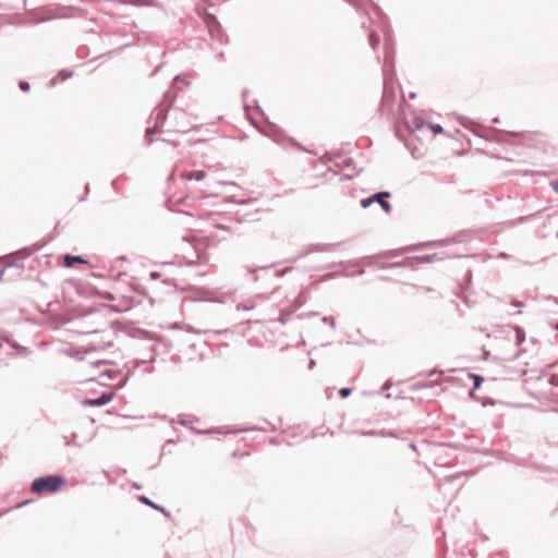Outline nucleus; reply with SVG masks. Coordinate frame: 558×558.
Wrapping results in <instances>:
<instances>
[{"label":"nucleus","instance_id":"obj_1","mask_svg":"<svg viewBox=\"0 0 558 558\" xmlns=\"http://www.w3.org/2000/svg\"><path fill=\"white\" fill-rule=\"evenodd\" d=\"M65 486V480L61 475H48L36 478L32 484V492L37 495L52 494Z\"/></svg>","mask_w":558,"mask_h":558},{"label":"nucleus","instance_id":"obj_2","mask_svg":"<svg viewBox=\"0 0 558 558\" xmlns=\"http://www.w3.org/2000/svg\"><path fill=\"white\" fill-rule=\"evenodd\" d=\"M113 398V393H102L97 399H85L82 404L87 407H100L110 402Z\"/></svg>","mask_w":558,"mask_h":558},{"label":"nucleus","instance_id":"obj_3","mask_svg":"<svg viewBox=\"0 0 558 558\" xmlns=\"http://www.w3.org/2000/svg\"><path fill=\"white\" fill-rule=\"evenodd\" d=\"M205 177H206V173L202 170L184 172L181 174V178L186 181H192V180L202 181L205 179Z\"/></svg>","mask_w":558,"mask_h":558},{"label":"nucleus","instance_id":"obj_4","mask_svg":"<svg viewBox=\"0 0 558 558\" xmlns=\"http://www.w3.org/2000/svg\"><path fill=\"white\" fill-rule=\"evenodd\" d=\"M380 197H390V194L388 192H380V193H377L368 198H363L361 201V206L363 208H366L375 202V198H380Z\"/></svg>","mask_w":558,"mask_h":558},{"label":"nucleus","instance_id":"obj_5","mask_svg":"<svg viewBox=\"0 0 558 558\" xmlns=\"http://www.w3.org/2000/svg\"><path fill=\"white\" fill-rule=\"evenodd\" d=\"M75 263L87 264V262L81 256L65 255L63 258V264L65 267H72Z\"/></svg>","mask_w":558,"mask_h":558},{"label":"nucleus","instance_id":"obj_6","mask_svg":"<svg viewBox=\"0 0 558 558\" xmlns=\"http://www.w3.org/2000/svg\"><path fill=\"white\" fill-rule=\"evenodd\" d=\"M140 501L143 502L144 505H147L149 507H151L153 509H156L158 511H161L163 514L168 515L167 511L165 510V508L156 505L155 502H153L149 498H147L146 496H141L140 497Z\"/></svg>","mask_w":558,"mask_h":558},{"label":"nucleus","instance_id":"obj_7","mask_svg":"<svg viewBox=\"0 0 558 558\" xmlns=\"http://www.w3.org/2000/svg\"><path fill=\"white\" fill-rule=\"evenodd\" d=\"M387 198L388 197L375 198V202H377L386 213H389L391 205L387 202Z\"/></svg>","mask_w":558,"mask_h":558},{"label":"nucleus","instance_id":"obj_8","mask_svg":"<svg viewBox=\"0 0 558 558\" xmlns=\"http://www.w3.org/2000/svg\"><path fill=\"white\" fill-rule=\"evenodd\" d=\"M440 383H441V379H440V377H439V378H438L437 380H435V381H428V383H427V381H420V383H417V384H416V386H417L418 388H427V387H433L434 385H439Z\"/></svg>","mask_w":558,"mask_h":558},{"label":"nucleus","instance_id":"obj_9","mask_svg":"<svg viewBox=\"0 0 558 558\" xmlns=\"http://www.w3.org/2000/svg\"><path fill=\"white\" fill-rule=\"evenodd\" d=\"M472 377L474 379V388L477 389L482 383V377L477 375H472Z\"/></svg>","mask_w":558,"mask_h":558},{"label":"nucleus","instance_id":"obj_10","mask_svg":"<svg viewBox=\"0 0 558 558\" xmlns=\"http://www.w3.org/2000/svg\"><path fill=\"white\" fill-rule=\"evenodd\" d=\"M339 393L341 397L345 398V397L350 396L351 389L350 388H341L339 390Z\"/></svg>","mask_w":558,"mask_h":558},{"label":"nucleus","instance_id":"obj_11","mask_svg":"<svg viewBox=\"0 0 558 558\" xmlns=\"http://www.w3.org/2000/svg\"><path fill=\"white\" fill-rule=\"evenodd\" d=\"M430 129H432L434 134H440L444 131L440 125H438V124L437 125H432Z\"/></svg>","mask_w":558,"mask_h":558},{"label":"nucleus","instance_id":"obj_12","mask_svg":"<svg viewBox=\"0 0 558 558\" xmlns=\"http://www.w3.org/2000/svg\"><path fill=\"white\" fill-rule=\"evenodd\" d=\"M549 383L554 386H557L558 387V374H553L550 376V379H549Z\"/></svg>","mask_w":558,"mask_h":558},{"label":"nucleus","instance_id":"obj_13","mask_svg":"<svg viewBox=\"0 0 558 558\" xmlns=\"http://www.w3.org/2000/svg\"><path fill=\"white\" fill-rule=\"evenodd\" d=\"M550 186L553 187V190H554L555 192H557V193H558V180H554V181H551V182H550Z\"/></svg>","mask_w":558,"mask_h":558},{"label":"nucleus","instance_id":"obj_14","mask_svg":"<svg viewBox=\"0 0 558 558\" xmlns=\"http://www.w3.org/2000/svg\"><path fill=\"white\" fill-rule=\"evenodd\" d=\"M21 87L26 90V89H28V84L27 83H22Z\"/></svg>","mask_w":558,"mask_h":558},{"label":"nucleus","instance_id":"obj_15","mask_svg":"<svg viewBox=\"0 0 558 558\" xmlns=\"http://www.w3.org/2000/svg\"><path fill=\"white\" fill-rule=\"evenodd\" d=\"M110 373V371H105V374H108L109 377H111Z\"/></svg>","mask_w":558,"mask_h":558},{"label":"nucleus","instance_id":"obj_16","mask_svg":"<svg viewBox=\"0 0 558 558\" xmlns=\"http://www.w3.org/2000/svg\"><path fill=\"white\" fill-rule=\"evenodd\" d=\"M557 329H558V323H557Z\"/></svg>","mask_w":558,"mask_h":558}]
</instances>
